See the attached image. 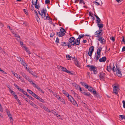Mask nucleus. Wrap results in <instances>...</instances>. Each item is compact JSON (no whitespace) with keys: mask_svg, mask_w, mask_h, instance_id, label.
I'll return each mask as SVG.
<instances>
[{"mask_svg":"<svg viewBox=\"0 0 125 125\" xmlns=\"http://www.w3.org/2000/svg\"><path fill=\"white\" fill-rule=\"evenodd\" d=\"M60 31L56 32V35L59 37H62L64 36L66 31L63 28H61L60 30Z\"/></svg>","mask_w":125,"mask_h":125,"instance_id":"f257e3e1","label":"nucleus"},{"mask_svg":"<svg viewBox=\"0 0 125 125\" xmlns=\"http://www.w3.org/2000/svg\"><path fill=\"white\" fill-rule=\"evenodd\" d=\"M97 40L99 41L103 44H105L106 42V40L102 36L100 38H97Z\"/></svg>","mask_w":125,"mask_h":125,"instance_id":"f03ea898","label":"nucleus"},{"mask_svg":"<svg viewBox=\"0 0 125 125\" xmlns=\"http://www.w3.org/2000/svg\"><path fill=\"white\" fill-rule=\"evenodd\" d=\"M94 50V47L93 46H92L90 47L89 50V52L88 53V55L91 57L92 54Z\"/></svg>","mask_w":125,"mask_h":125,"instance_id":"7ed1b4c3","label":"nucleus"},{"mask_svg":"<svg viewBox=\"0 0 125 125\" xmlns=\"http://www.w3.org/2000/svg\"><path fill=\"white\" fill-rule=\"evenodd\" d=\"M116 70L117 71V75L119 77H121L122 76L121 72L120 71L121 70L120 68L119 67H118L117 64L116 65Z\"/></svg>","mask_w":125,"mask_h":125,"instance_id":"20e7f679","label":"nucleus"},{"mask_svg":"<svg viewBox=\"0 0 125 125\" xmlns=\"http://www.w3.org/2000/svg\"><path fill=\"white\" fill-rule=\"evenodd\" d=\"M96 68L94 66H93V67H90L89 68V70L90 71H93L94 73L95 74H96L97 73V71Z\"/></svg>","mask_w":125,"mask_h":125,"instance_id":"39448f33","label":"nucleus"},{"mask_svg":"<svg viewBox=\"0 0 125 125\" xmlns=\"http://www.w3.org/2000/svg\"><path fill=\"white\" fill-rule=\"evenodd\" d=\"M119 89V88L117 86H115L113 89V92L115 93L117 95H118V90Z\"/></svg>","mask_w":125,"mask_h":125,"instance_id":"423d86ee","label":"nucleus"},{"mask_svg":"<svg viewBox=\"0 0 125 125\" xmlns=\"http://www.w3.org/2000/svg\"><path fill=\"white\" fill-rule=\"evenodd\" d=\"M105 73L101 72L100 73L99 77L101 80H104V79Z\"/></svg>","mask_w":125,"mask_h":125,"instance_id":"0eeeda50","label":"nucleus"},{"mask_svg":"<svg viewBox=\"0 0 125 125\" xmlns=\"http://www.w3.org/2000/svg\"><path fill=\"white\" fill-rule=\"evenodd\" d=\"M94 15L96 17V23H100L101 21V20L96 15V13H95V14H94Z\"/></svg>","mask_w":125,"mask_h":125,"instance_id":"6e6552de","label":"nucleus"},{"mask_svg":"<svg viewBox=\"0 0 125 125\" xmlns=\"http://www.w3.org/2000/svg\"><path fill=\"white\" fill-rule=\"evenodd\" d=\"M7 115L10 118V120H12V121H11L10 122L12 124L13 123V120L12 118V115H11L10 113V112L9 111L7 112Z\"/></svg>","mask_w":125,"mask_h":125,"instance_id":"1a4fd4ad","label":"nucleus"},{"mask_svg":"<svg viewBox=\"0 0 125 125\" xmlns=\"http://www.w3.org/2000/svg\"><path fill=\"white\" fill-rule=\"evenodd\" d=\"M74 63L76 66L78 67L80 66V65L79 63V61L76 58L74 59Z\"/></svg>","mask_w":125,"mask_h":125,"instance_id":"9d476101","label":"nucleus"},{"mask_svg":"<svg viewBox=\"0 0 125 125\" xmlns=\"http://www.w3.org/2000/svg\"><path fill=\"white\" fill-rule=\"evenodd\" d=\"M106 60V58L105 56L103 57L102 58L99 59V61L100 62H104Z\"/></svg>","mask_w":125,"mask_h":125,"instance_id":"9b49d317","label":"nucleus"},{"mask_svg":"<svg viewBox=\"0 0 125 125\" xmlns=\"http://www.w3.org/2000/svg\"><path fill=\"white\" fill-rule=\"evenodd\" d=\"M75 40V38L74 37H72L69 38V42H70V43H71L73 42H74Z\"/></svg>","mask_w":125,"mask_h":125,"instance_id":"f8f14e48","label":"nucleus"},{"mask_svg":"<svg viewBox=\"0 0 125 125\" xmlns=\"http://www.w3.org/2000/svg\"><path fill=\"white\" fill-rule=\"evenodd\" d=\"M103 33H101L100 32H97L94 35H97L96 37H97V38H100V37H102L101 36L102 35Z\"/></svg>","mask_w":125,"mask_h":125,"instance_id":"ddd939ff","label":"nucleus"},{"mask_svg":"<svg viewBox=\"0 0 125 125\" xmlns=\"http://www.w3.org/2000/svg\"><path fill=\"white\" fill-rule=\"evenodd\" d=\"M32 5L35 6V7L36 8L38 9H39V8L40 7V6L39 5V4L38 3V5H37V3H33V2H32Z\"/></svg>","mask_w":125,"mask_h":125,"instance_id":"4468645a","label":"nucleus"},{"mask_svg":"<svg viewBox=\"0 0 125 125\" xmlns=\"http://www.w3.org/2000/svg\"><path fill=\"white\" fill-rule=\"evenodd\" d=\"M41 108H42L44 110H45L46 111L48 112H51L50 110H49L48 108L46 107L44 105L42 106H41Z\"/></svg>","mask_w":125,"mask_h":125,"instance_id":"2eb2a0df","label":"nucleus"},{"mask_svg":"<svg viewBox=\"0 0 125 125\" xmlns=\"http://www.w3.org/2000/svg\"><path fill=\"white\" fill-rule=\"evenodd\" d=\"M80 40L77 38L75 40V41H74V42L76 43V45H79L80 44Z\"/></svg>","mask_w":125,"mask_h":125,"instance_id":"dca6fc26","label":"nucleus"},{"mask_svg":"<svg viewBox=\"0 0 125 125\" xmlns=\"http://www.w3.org/2000/svg\"><path fill=\"white\" fill-rule=\"evenodd\" d=\"M102 48L101 47H99L98 48L97 50V53L101 54V51Z\"/></svg>","mask_w":125,"mask_h":125,"instance_id":"f3484780","label":"nucleus"},{"mask_svg":"<svg viewBox=\"0 0 125 125\" xmlns=\"http://www.w3.org/2000/svg\"><path fill=\"white\" fill-rule=\"evenodd\" d=\"M80 83L83 86L85 87L86 88H88V85L86 83L82 82H81Z\"/></svg>","mask_w":125,"mask_h":125,"instance_id":"a211bd4d","label":"nucleus"},{"mask_svg":"<svg viewBox=\"0 0 125 125\" xmlns=\"http://www.w3.org/2000/svg\"><path fill=\"white\" fill-rule=\"evenodd\" d=\"M61 70L67 73V71H68L65 68L62 67V66H60Z\"/></svg>","mask_w":125,"mask_h":125,"instance_id":"6ab92c4d","label":"nucleus"},{"mask_svg":"<svg viewBox=\"0 0 125 125\" xmlns=\"http://www.w3.org/2000/svg\"><path fill=\"white\" fill-rule=\"evenodd\" d=\"M72 103L73 105H75L76 106H78V104L76 103L74 99L72 101V102H71Z\"/></svg>","mask_w":125,"mask_h":125,"instance_id":"aec40b11","label":"nucleus"},{"mask_svg":"<svg viewBox=\"0 0 125 125\" xmlns=\"http://www.w3.org/2000/svg\"><path fill=\"white\" fill-rule=\"evenodd\" d=\"M101 56V54L97 53V55L95 58V61L97 62L99 58Z\"/></svg>","mask_w":125,"mask_h":125,"instance_id":"412c9836","label":"nucleus"},{"mask_svg":"<svg viewBox=\"0 0 125 125\" xmlns=\"http://www.w3.org/2000/svg\"><path fill=\"white\" fill-rule=\"evenodd\" d=\"M73 85L77 89H78L79 87L80 86L76 83H73Z\"/></svg>","mask_w":125,"mask_h":125,"instance_id":"4be33fe9","label":"nucleus"},{"mask_svg":"<svg viewBox=\"0 0 125 125\" xmlns=\"http://www.w3.org/2000/svg\"><path fill=\"white\" fill-rule=\"evenodd\" d=\"M90 92H92L93 90H94V89L92 87L88 86V88H87Z\"/></svg>","mask_w":125,"mask_h":125,"instance_id":"5701e85b","label":"nucleus"},{"mask_svg":"<svg viewBox=\"0 0 125 125\" xmlns=\"http://www.w3.org/2000/svg\"><path fill=\"white\" fill-rule=\"evenodd\" d=\"M97 26L100 29L102 28L103 27L104 25L103 24L100 23H97Z\"/></svg>","mask_w":125,"mask_h":125,"instance_id":"b1692460","label":"nucleus"},{"mask_svg":"<svg viewBox=\"0 0 125 125\" xmlns=\"http://www.w3.org/2000/svg\"><path fill=\"white\" fill-rule=\"evenodd\" d=\"M46 12L47 10L45 9L44 10L43 9L41 11V12L42 13V14H43L44 15H46Z\"/></svg>","mask_w":125,"mask_h":125,"instance_id":"393cba45","label":"nucleus"},{"mask_svg":"<svg viewBox=\"0 0 125 125\" xmlns=\"http://www.w3.org/2000/svg\"><path fill=\"white\" fill-rule=\"evenodd\" d=\"M63 93L65 94L66 96H69V94L68 93L66 92L65 91L63 90L62 91Z\"/></svg>","mask_w":125,"mask_h":125,"instance_id":"a878e982","label":"nucleus"},{"mask_svg":"<svg viewBox=\"0 0 125 125\" xmlns=\"http://www.w3.org/2000/svg\"><path fill=\"white\" fill-rule=\"evenodd\" d=\"M60 101L62 102L63 104H65V102L64 101V100L61 97H59V99Z\"/></svg>","mask_w":125,"mask_h":125,"instance_id":"bb28decb","label":"nucleus"},{"mask_svg":"<svg viewBox=\"0 0 125 125\" xmlns=\"http://www.w3.org/2000/svg\"><path fill=\"white\" fill-rule=\"evenodd\" d=\"M20 61L21 62V63L24 66H25L26 65V63L23 61V60L20 57Z\"/></svg>","mask_w":125,"mask_h":125,"instance_id":"cd10ccee","label":"nucleus"},{"mask_svg":"<svg viewBox=\"0 0 125 125\" xmlns=\"http://www.w3.org/2000/svg\"><path fill=\"white\" fill-rule=\"evenodd\" d=\"M67 97H68L70 101L71 102H72V101H73L74 99L73 98L71 95L70 96L69 95V96H68Z\"/></svg>","mask_w":125,"mask_h":125,"instance_id":"c85d7f7f","label":"nucleus"},{"mask_svg":"<svg viewBox=\"0 0 125 125\" xmlns=\"http://www.w3.org/2000/svg\"><path fill=\"white\" fill-rule=\"evenodd\" d=\"M112 70V67L110 65L109 66H107V70L108 72H110Z\"/></svg>","mask_w":125,"mask_h":125,"instance_id":"c756f323","label":"nucleus"},{"mask_svg":"<svg viewBox=\"0 0 125 125\" xmlns=\"http://www.w3.org/2000/svg\"><path fill=\"white\" fill-rule=\"evenodd\" d=\"M9 90L10 92V93L13 95L14 96L16 95L15 94V93L13 91L11 90L10 89Z\"/></svg>","mask_w":125,"mask_h":125,"instance_id":"7c9ffc66","label":"nucleus"},{"mask_svg":"<svg viewBox=\"0 0 125 125\" xmlns=\"http://www.w3.org/2000/svg\"><path fill=\"white\" fill-rule=\"evenodd\" d=\"M61 45L63 46H65L67 45L65 42H62Z\"/></svg>","mask_w":125,"mask_h":125,"instance_id":"2f4dec72","label":"nucleus"},{"mask_svg":"<svg viewBox=\"0 0 125 125\" xmlns=\"http://www.w3.org/2000/svg\"><path fill=\"white\" fill-rule=\"evenodd\" d=\"M29 72L33 76L37 78L38 77V76L36 75H34L33 74V72L32 71H29Z\"/></svg>","mask_w":125,"mask_h":125,"instance_id":"473e14b6","label":"nucleus"},{"mask_svg":"<svg viewBox=\"0 0 125 125\" xmlns=\"http://www.w3.org/2000/svg\"><path fill=\"white\" fill-rule=\"evenodd\" d=\"M31 105L34 108H36L37 109H38L39 108L34 103H33Z\"/></svg>","mask_w":125,"mask_h":125,"instance_id":"72a5a7b5","label":"nucleus"},{"mask_svg":"<svg viewBox=\"0 0 125 125\" xmlns=\"http://www.w3.org/2000/svg\"><path fill=\"white\" fill-rule=\"evenodd\" d=\"M119 118L121 117L122 120L125 119V116L124 115H120L119 116Z\"/></svg>","mask_w":125,"mask_h":125,"instance_id":"f704fd0d","label":"nucleus"},{"mask_svg":"<svg viewBox=\"0 0 125 125\" xmlns=\"http://www.w3.org/2000/svg\"><path fill=\"white\" fill-rule=\"evenodd\" d=\"M84 36V34H81L80 35H79L78 36V39H79L80 40V39L83 37Z\"/></svg>","mask_w":125,"mask_h":125,"instance_id":"c9c22d12","label":"nucleus"},{"mask_svg":"<svg viewBox=\"0 0 125 125\" xmlns=\"http://www.w3.org/2000/svg\"><path fill=\"white\" fill-rule=\"evenodd\" d=\"M38 100L42 103H44L45 102V101L42 98H41L40 97H39Z\"/></svg>","mask_w":125,"mask_h":125,"instance_id":"e433bc0d","label":"nucleus"},{"mask_svg":"<svg viewBox=\"0 0 125 125\" xmlns=\"http://www.w3.org/2000/svg\"><path fill=\"white\" fill-rule=\"evenodd\" d=\"M55 33L53 32V31H52L51 32V34L50 35V37H52L54 35Z\"/></svg>","mask_w":125,"mask_h":125,"instance_id":"4c0bfd02","label":"nucleus"},{"mask_svg":"<svg viewBox=\"0 0 125 125\" xmlns=\"http://www.w3.org/2000/svg\"><path fill=\"white\" fill-rule=\"evenodd\" d=\"M76 43L75 42H72L71 43H70V42H68L67 43V44H70V45L71 44V45L74 46L75 45H76V43Z\"/></svg>","mask_w":125,"mask_h":125,"instance_id":"58836bf2","label":"nucleus"},{"mask_svg":"<svg viewBox=\"0 0 125 125\" xmlns=\"http://www.w3.org/2000/svg\"><path fill=\"white\" fill-rule=\"evenodd\" d=\"M28 81L29 82H30V83H31L32 84V85H33V86H34V85H35V83H33V81H32V80L31 81L30 80V79H29V80H28Z\"/></svg>","mask_w":125,"mask_h":125,"instance_id":"ea45409f","label":"nucleus"},{"mask_svg":"<svg viewBox=\"0 0 125 125\" xmlns=\"http://www.w3.org/2000/svg\"><path fill=\"white\" fill-rule=\"evenodd\" d=\"M67 73H69L71 75H74V73L73 72H73V73H72L70 71H69L68 70V71H67Z\"/></svg>","mask_w":125,"mask_h":125,"instance_id":"a19ab883","label":"nucleus"},{"mask_svg":"<svg viewBox=\"0 0 125 125\" xmlns=\"http://www.w3.org/2000/svg\"><path fill=\"white\" fill-rule=\"evenodd\" d=\"M14 35H15V37L19 38V39H21L20 36L18 34H16L15 33Z\"/></svg>","mask_w":125,"mask_h":125,"instance_id":"79ce46f5","label":"nucleus"},{"mask_svg":"<svg viewBox=\"0 0 125 125\" xmlns=\"http://www.w3.org/2000/svg\"><path fill=\"white\" fill-rule=\"evenodd\" d=\"M66 58H67L68 59V60H70V58L71 57V56H70L68 55H67L66 56Z\"/></svg>","mask_w":125,"mask_h":125,"instance_id":"37998d69","label":"nucleus"},{"mask_svg":"<svg viewBox=\"0 0 125 125\" xmlns=\"http://www.w3.org/2000/svg\"><path fill=\"white\" fill-rule=\"evenodd\" d=\"M20 73L21 75H22L24 77L26 75L25 73L22 72H20Z\"/></svg>","mask_w":125,"mask_h":125,"instance_id":"c03bdc74","label":"nucleus"},{"mask_svg":"<svg viewBox=\"0 0 125 125\" xmlns=\"http://www.w3.org/2000/svg\"><path fill=\"white\" fill-rule=\"evenodd\" d=\"M55 42L57 44L59 42V39L58 37L56 38Z\"/></svg>","mask_w":125,"mask_h":125,"instance_id":"a18cd8bd","label":"nucleus"},{"mask_svg":"<svg viewBox=\"0 0 125 125\" xmlns=\"http://www.w3.org/2000/svg\"><path fill=\"white\" fill-rule=\"evenodd\" d=\"M50 1L49 0H46L45 1V3L46 4H47L50 3Z\"/></svg>","mask_w":125,"mask_h":125,"instance_id":"49530a36","label":"nucleus"},{"mask_svg":"<svg viewBox=\"0 0 125 125\" xmlns=\"http://www.w3.org/2000/svg\"><path fill=\"white\" fill-rule=\"evenodd\" d=\"M95 95L97 98H100V96L99 95V93H97Z\"/></svg>","mask_w":125,"mask_h":125,"instance_id":"de8ad7c7","label":"nucleus"},{"mask_svg":"<svg viewBox=\"0 0 125 125\" xmlns=\"http://www.w3.org/2000/svg\"><path fill=\"white\" fill-rule=\"evenodd\" d=\"M84 95H86L87 96H90L91 95V94L90 93H85Z\"/></svg>","mask_w":125,"mask_h":125,"instance_id":"09e8293b","label":"nucleus"},{"mask_svg":"<svg viewBox=\"0 0 125 125\" xmlns=\"http://www.w3.org/2000/svg\"><path fill=\"white\" fill-rule=\"evenodd\" d=\"M34 97L38 100L39 99V98L40 97L38 95H37L36 94H35V95H34Z\"/></svg>","mask_w":125,"mask_h":125,"instance_id":"8fccbe9b","label":"nucleus"},{"mask_svg":"<svg viewBox=\"0 0 125 125\" xmlns=\"http://www.w3.org/2000/svg\"><path fill=\"white\" fill-rule=\"evenodd\" d=\"M102 31V30L99 29L98 31H96L95 32V33H96V32H101V33H103Z\"/></svg>","mask_w":125,"mask_h":125,"instance_id":"3c124183","label":"nucleus"},{"mask_svg":"<svg viewBox=\"0 0 125 125\" xmlns=\"http://www.w3.org/2000/svg\"><path fill=\"white\" fill-rule=\"evenodd\" d=\"M38 0H32L31 2L32 3V2H33L34 3H37Z\"/></svg>","mask_w":125,"mask_h":125,"instance_id":"603ef678","label":"nucleus"},{"mask_svg":"<svg viewBox=\"0 0 125 125\" xmlns=\"http://www.w3.org/2000/svg\"><path fill=\"white\" fill-rule=\"evenodd\" d=\"M25 50L27 52H28L29 54H30L31 53H30V51L29 50L28 48H27V49H25Z\"/></svg>","mask_w":125,"mask_h":125,"instance_id":"864d4df0","label":"nucleus"},{"mask_svg":"<svg viewBox=\"0 0 125 125\" xmlns=\"http://www.w3.org/2000/svg\"><path fill=\"white\" fill-rule=\"evenodd\" d=\"M0 111L1 112H2L3 111L1 104H0Z\"/></svg>","mask_w":125,"mask_h":125,"instance_id":"5fc2aeb1","label":"nucleus"},{"mask_svg":"<svg viewBox=\"0 0 125 125\" xmlns=\"http://www.w3.org/2000/svg\"><path fill=\"white\" fill-rule=\"evenodd\" d=\"M27 91L30 94H31L32 93V92L30 90H29L28 89H27Z\"/></svg>","mask_w":125,"mask_h":125,"instance_id":"6e6d98bb","label":"nucleus"},{"mask_svg":"<svg viewBox=\"0 0 125 125\" xmlns=\"http://www.w3.org/2000/svg\"><path fill=\"white\" fill-rule=\"evenodd\" d=\"M33 87H35L37 89H38L40 87L38 85H37L36 84L35 85H34Z\"/></svg>","mask_w":125,"mask_h":125,"instance_id":"4d7b16f0","label":"nucleus"},{"mask_svg":"<svg viewBox=\"0 0 125 125\" xmlns=\"http://www.w3.org/2000/svg\"><path fill=\"white\" fill-rule=\"evenodd\" d=\"M93 93V94H94L95 95L96 94L97 92L96 91L94 90H93V91H92V92Z\"/></svg>","mask_w":125,"mask_h":125,"instance_id":"13d9d810","label":"nucleus"},{"mask_svg":"<svg viewBox=\"0 0 125 125\" xmlns=\"http://www.w3.org/2000/svg\"><path fill=\"white\" fill-rule=\"evenodd\" d=\"M24 77L28 81L29 80V78L28 77V76L26 75H25Z\"/></svg>","mask_w":125,"mask_h":125,"instance_id":"bf43d9fd","label":"nucleus"},{"mask_svg":"<svg viewBox=\"0 0 125 125\" xmlns=\"http://www.w3.org/2000/svg\"><path fill=\"white\" fill-rule=\"evenodd\" d=\"M49 20V23H50L51 24L52 23V19L51 18H50L49 20Z\"/></svg>","mask_w":125,"mask_h":125,"instance_id":"052dcab7","label":"nucleus"},{"mask_svg":"<svg viewBox=\"0 0 125 125\" xmlns=\"http://www.w3.org/2000/svg\"><path fill=\"white\" fill-rule=\"evenodd\" d=\"M13 72L14 73H13V74H14V76L15 77L18 78V75L17 74V73H15L14 72Z\"/></svg>","mask_w":125,"mask_h":125,"instance_id":"680f3d73","label":"nucleus"},{"mask_svg":"<svg viewBox=\"0 0 125 125\" xmlns=\"http://www.w3.org/2000/svg\"><path fill=\"white\" fill-rule=\"evenodd\" d=\"M93 3H95V4L97 5H99L100 4L99 2L96 1H94Z\"/></svg>","mask_w":125,"mask_h":125,"instance_id":"e2e57ef3","label":"nucleus"},{"mask_svg":"<svg viewBox=\"0 0 125 125\" xmlns=\"http://www.w3.org/2000/svg\"><path fill=\"white\" fill-rule=\"evenodd\" d=\"M14 86L16 87V88H17V89H18L19 88V87L17 85L15 84V83H14Z\"/></svg>","mask_w":125,"mask_h":125,"instance_id":"0e129e2a","label":"nucleus"},{"mask_svg":"<svg viewBox=\"0 0 125 125\" xmlns=\"http://www.w3.org/2000/svg\"><path fill=\"white\" fill-rule=\"evenodd\" d=\"M110 39L113 41V42H114L115 41V38L114 37H112Z\"/></svg>","mask_w":125,"mask_h":125,"instance_id":"69168bd1","label":"nucleus"},{"mask_svg":"<svg viewBox=\"0 0 125 125\" xmlns=\"http://www.w3.org/2000/svg\"><path fill=\"white\" fill-rule=\"evenodd\" d=\"M28 103H29L31 105H32V104H33V102H32L31 101L29 100L28 101Z\"/></svg>","mask_w":125,"mask_h":125,"instance_id":"338daca9","label":"nucleus"},{"mask_svg":"<svg viewBox=\"0 0 125 125\" xmlns=\"http://www.w3.org/2000/svg\"><path fill=\"white\" fill-rule=\"evenodd\" d=\"M122 38L123 39H122V42H124V44H125V39H124V36H123L122 37Z\"/></svg>","mask_w":125,"mask_h":125,"instance_id":"774afa93","label":"nucleus"}]
</instances>
